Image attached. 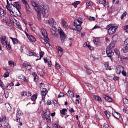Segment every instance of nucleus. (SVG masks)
Here are the masks:
<instances>
[{"mask_svg":"<svg viewBox=\"0 0 128 128\" xmlns=\"http://www.w3.org/2000/svg\"><path fill=\"white\" fill-rule=\"evenodd\" d=\"M66 112H68V110L66 108H63L62 110H60V114L64 116L66 114Z\"/></svg>","mask_w":128,"mask_h":128,"instance_id":"39","label":"nucleus"},{"mask_svg":"<svg viewBox=\"0 0 128 128\" xmlns=\"http://www.w3.org/2000/svg\"><path fill=\"white\" fill-rule=\"evenodd\" d=\"M26 36L29 40L32 42H36V38H34L32 35H30V34H26Z\"/></svg>","mask_w":128,"mask_h":128,"instance_id":"10","label":"nucleus"},{"mask_svg":"<svg viewBox=\"0 0 128 128\" xmlns=\"http://www.w3.org/2000/svg\"><path fill=\"white\" fill-rule=\"evenodd\" d=\"M17 116H22V112L20 111L19 108L17 110L16 112Z\"/></svg>","mask_w":128,"mask_h":128,"instance_id":"46","label":"nucleus"},{"mask_svg":"<svg viewBox=\"0 0 128 128\" xmlns=\"http://www.w3.org/2000/svg\"><path fill=\"white\" fill-rule=\"evenodd\" d=\"M16 28L20 30H22V26H20V23H16Z\"/></svg>","mask_w":128,"mask_h":128,"instance_id":"56","label":"nucleus"},{"mask_svg":"<svg viewBox=\"0 0 128 128\" xmlns=\"http://www.w3.org/2000/svg\"><path fill=\"white\" fill-rule=\"evenodd\" d=\"M28 56H36V54L34 52H32L30 51H28Z\"/></svg>","mask_w":128,"mask_h":128,"instance_id":"29","label":"nucleus"},{"mask_svg":"<svg viewBox=\"0 0 128 128\" xmlns=\"http://www.w3.org/2000/svg\"><path fill=\"white\" fill-rule=\"evenodd\" d=\"M38 12V20H40L41 16H42V14H40V12Z\"/></svg>","mask_w":128,"mask_h":128,"instance_id":"52","label":"nucleus"},{"mask_svg":"<svg viewBox=\"0 0 128 128\" xmlns=\"http://www.w3.org/2000/svg\"><path fill=\"white\" fill-rule=\"evenodd\" d=\"M6 16V12L4 10L0 7V16Z\"/></svg>","mask_w":128,"mask_h":128,"instance_id":"26","label":"nucleus"},{"mask_svg":"<svg viewBox=\"0 0 128 128\" xmlns=\"http://www.w3.org/2000/svg\"><path fill=\"white\" fill-rule=\"evenodd\" d=\"M10 124H8V122H4V128H10Z\"/></svg>","mask_w":128,"mask_h":128,"instance_id":"38","label":"nucleus"},{"mask_svg":"<svg viewBox=\"0 0 128 128\" xmlns=\"http://www.w3.org/2000/svg\"><path fill=\"white\" fill-rule=\"evenodd\" d=\"M6 36H2L0 38V40L2 46L6 44V42H6Z\"/></svg>","mask_w":128,"mask_h":128,"instance_id":"12","label":"nucleus"},{"mask_svg":"<svg viewBox=\"0 0 128 128\" xmlns=\"http://www.w3.org/2000/svg\"><path fill=\"white\" fill-rule=\"evenodd\" d=\"M48 24L50 26H54L56 24V21L54 18H50L48 20Z\"/></svg>","mask_w":128,"mask_h":128,"instance_id":"15","label":"nucleus"},{"mask_svg":"<svg viewBox=\"0 0 128 128\" xmlns=\"http://www.w3.org/2000/svg\"><path fill=\"white\" fill-rule=\"evenodd\" d=\"M40 10L43 15L44 18H46L48 16V10L46 8V6L43 4L40 5Z\"/></svg>","mask_w":128,"mask_h":128,"instance_id":"2","label":"nucleus"},{"mask_svg":"<svg viewBox=\"0 0 128 128\" xmlns=\"http://www.w3.org/2000/svg\"><path fill=\"white\" fill-rule=\"evenodd\" d=\"M12 86H14V83L12 82H10V84H9L7 86H6V90H12Z\"/></svg>","mask_w":128,"mask_h":128,"instance_id":"31","label":"nucleus"},{"mask_svg":"<svg viewBox=\"0 0 128 128\" xmlns=\"http://www.w3.org/2000/svg\"><path fill=\"white\" fill-rule=\"evenodd\" d=\"M8 64L10 66L14 67V62L12 60H10L8 62Z\"/></svg>","mask_w":128,"mask_h":128,"instance_id":"44","label":"nucleus"},{"mask_svg":"<svg viewBox=\"0 0 128 128\" xmlns=\"http://www.w3.org/2000/svg\"><path fill=\"white\" fill-rule=\"evenodd\" d=\"M124 44H125V46L128 48V38L125 40Z\"/></svg>","mask_w":128,"mask_h":128,"instance_id":"58","label":"nucleus"},{"mask_svg":"<svg viewBox=\"0 0 128 128\" xmlns=\"http://www.w3.org/2000/svg\"><path fill=\"white\" fill-rule=\"evenodd\" d=\"M106 54L108 58H112L114 56V52H112L110 50H108V48H106Z\"/></svg>","mask_w":128,"mask_h":128,"instance_id":"14","label":"nucleus"},{"mask_svg":"<svg viewBox=\"0 0 128 128\" xmlns=\"http://www.w3.org/2000/svg\"><path fill=\"white\" fill-rule=\"evenodd\" d=\"M55 67L56 68H57V70H60V68H61V66H60V64L56 62Z\"/></svg>","mask_w":128,"mask_h":128,"instance_id":"50","label":"nucleus"},{"mask_svg":"<svg viewBox=\"0 0 128 128\" xmlns=\"http://www.w3.org/2000/svg\"><path fill=\"white\" fill-rule=\"evenodd\" d=\"M98 2L101 4H104V6L108 7V4H106V0H98Z\"/></svg>","mask_w":128,"mask_h":128,"instance_id":"24","label":"nucleus"},{"mask_svg":"<svg viewBox=\"0 0 128 128\" xmlns=\"http://www.w3.org/2000/svg\"><path fill=\"white\" fill-rule=\"evenodd\" d=\"M44 52H40V58H36V60H40V58H42V56H44Z\"/></svg>","mask_w":128,"mask_h":128,"instance_id":"37","label":"nucleus"},{"mask_svg":"<svg viewBox=\"0 0 128 128\" xmlns=\"http://www.w3.org/2000/svg\"><path fill=\"white\" fill-rule=\"evenodd\" d=\"M106 30H107L110 36H112V34L116 32V27L112 24H110L107 26Z\"/></svg>","mask_w":128,"mask_h":128,"instance_id":"1","label":"nucleus"},{"mask_svg":"<svg viewBox=\"0 0 128 128\" xmlns=\"http://www.w3.org/2000/svg\"><path fill=\"white\" fill-rule=\"evenodd\" d=\"M112 115L115 118H116V120H120V114L118 112H112Z\"/></svg>","mask_w":128,"mask_h":128,"instance_id":"13","label":"nucleus"},{"mask_svg":"<svg viewBox=\"0 0 128 128\" xmlns=\"http://www.w3.org/2000/svg\"><path fill=\"white\" fill-rule=\"evenodd\" d=\"M32 76H33L34 77V82H38V76L36 73L35 72H32Z\"/></svg>","mask_w":128,"mask_h":128,"instance_id":"23","label":"nucleus"},{"mask_svg":"<svg viewBox=\"0 0 128 128\" xmlns=\"http://www.w3.org/2000/svg\"><path fill=\"white\" fill-rule=\"evenodd\" d=\"M104 98L106 100H107L109 102H112V98L108 96H104Z\"/></svg>","mask_w":128,"mask_h":128,"instance_id":"28","label":"nucleus"},{"mask_svg":"<svg viewBox=\"0 0 128 128\" xmlns=\"http://www.w3.org/2000/svg\"><path fill=\"white\" fill-rule=\"evenodd\" d=\"M58 123L56 122H55L53 124H52V128H58Z\"/></svg>","mask_w":128,"mask_h":128,"instance_id":"41","label":"nucleus"},{"mask_svg":"<svg viewBox=\"0 0 128 128\" xmlns=\"http://www.w3.org/2000/svg\"><path fill=\"white\" fill-rule=\"evenodd\" d=\"M124 70V68L121 66H118L116 68V74H122V70Z\"/></svg>","mask_w":128,"mask_h":128,"instance_id":"7","label":"nucleus"},{"mask_svg":"<svg viewBox=\"0 0 128 128\" xmlns=\"http://www.w3.org/2000/svg\"><path fill=\"white\" fill-rule=\"evenodd\" d=\"M76 26V29L73 28L72 29L73 30H76L77 32H80L82 30V26L81 25H76L74 26Z\"/></svg>","mask_w":128,"mask_h":128,"instance_id":"22","label":"nucleus"},{"mask_svg":"<svg viewBox=\"0 0 128 128\" xmlns=\"http://www.w3.org/2000/svg\"><path fill=\"white\" fill-rule=\"evenodd\" d=\"M66 95L68 96H70V98H74V94L70 90H68L66 93Z\"/></svg>","mask_w":128,"mask_h":128,"instance_id":"19","label":"nucleus"},{"mask_svg":"<svg viewBox=\"0 0 128 128\" xmlns=\"http://www.w3.org/2000/svg\"><path fill=\"white\" fill-rule=\"evenodd\" d=\"M59 34L60 36V40H61L62 44H64V40L66 39V37L68 36L64 33L62 30H60L59 32Z\"/></svg>","mask_w":128,"mask_h":128,"instance_id":"3","label":"nucleus"},{"mask_svg":"<svg viewBox=\"0 0 128 128\" xmlns=\"http://www.w3.org/2000/svg\"><path fill=\"white\" fill-rule=\"evenodd\" d=\"M75 20V24H78V22L79 23V24H82V18L80 17L78 18L77 20Z\"/></svg>","mask_w":128,"mask_h":128,"instance_id":"25","label":"nucleus"},{"mask_svg":"<svg viewBox=\"0 0 128 128\" xmlns=\"http://www.w3.org/2000/svg\"><path fill=\"white\" fill-rule=\"evenodd\" d=\"M126 14H128V13L126 12H124L123 14H122L120 16V18L122 20H124V16H126Z\"/></svg>","mask_w":128,"mask_h":128,"instance_id":"47","label":"nucleus"},{"mask_svg":"<svg viewBox=\"0 0 128 128\" xmlns=\"http://www.w3.org/2000/svg\"><path fill=\"white\" fill-rule=\"evenodd\" d=\"M118 38V34H114L112 37V40L113 42H116V40Z\"/></svg>","mask_w":128,"mask_h":128,"instance_id":"33","label":"nucleus"},{"mask_svg":"<svg viewBox=\"0 0 128 128\" xmlns=\"http://www.w3.org/2000/svg\"><path fill=\"white\" fill-rule=\"evenodd\" d=\"M94 98L96 100H98V102H102V98H100V96H94Z\"/></svg>","mask_w":128,"mask_h":128,"instance_id":"36","label":"nucleus"},{"mask_svg":"<svg viewBox=\"0 0 128 128\" xmlns=\"http://www.w3.org/2000/svg\"><path fill=\"white\" fill-rule=\"evenodd\" d=\"M18 78L20 80H24V82H28V80H26V76L24 75H21L18 76Z\"/></svg>","mask_w":128,"mask_h":128,"instance_id":"34","label":"nucleus"},{"mask_svg":"<svg viewBox=\"0 0 128 128\" xmlns=\"http://www.w3.org/2000/svg\"><path fill=\"white\" fill-rule=\"evenodd\" d=\"M6 8L10 12L11 14H16V12L14 11V9H12V8H10V5H6Z\"/></svg>","mask_w":128,"mask_h":128,"instance_id":"17","label":"nucleus"},{"mask_svg":"<svg viewBox=\"0 0 128 128\" xmlns=\"http://www.w3.org/2000/svg\"><path fill=\"white\" fill-rule=\"evenodd\" d=\"M56 48L58 50V52L60 56H62V54H64V51H63L62 48L60 46H57L56 47Z\"/></svg>","mask_w":128,"mask_h":128,"instance_id":"11","label":"nucleus"},{"mask_svg":"<svg viewBox=\"0 0 128 128\" xmlns=\"http://www.w3.org/2000/svg\"><path fill=\"white\" fill-rule=\"evenodd\" d=\"M57 32L58 29L55 26H52L50 29V32L52 36H56L58 35V34H56Z\"/></svg>","mask_w":128,"mask_h":128,"instance_id":"9","label":"nucleus"},{"mask_svg":"<svg viewBox=\"0 0 128 128\" xmlns=\"http://www.w3.org/2000/svg\"><path fill=\"white\" fill-rule=\"evenodd\" d=\"M104 114H105L106 118L108 119H110V112H109V111L108 110H105L104 112Z\"/></svg>","mask_w":128,"mask_h":128,"instance_id":"32","label":"nucleus"},{"mask_svg":"<svg viewBox=\"0 0 128 128\" xmlns=\"http://www.w3.org/2000/svg\"><path fill=\"white\" fill-rule=\"evenodd\" d=\"M40 6H39L38 7V5L36 6H34V10H35L37 12H40Z\"/></svg>","mask_w":128,"mask_h":128,"instance_id":"51","label":"nucleus"},{"mask_svg":"<svg viewBox=\"0 0 128 128\" xmlns=\"http://www.w3.org/2000/svg\"><path fill=\"white\" fill-rule=\"evenodd\" d=\"M22 66L26 68L27 70H32V66L26 63H24Z\"/></svg>","mask_w":128,"mask_h":128,"instance_id":"20","label":"nucleus"},{"mask_svg":"<svg viewBox=\"0 0 128 128\" xmlns=\"http://www.w3.org/2000/svg\"><path fill=\"white\" fill-rule=\"evenodd\" d=\"M31 4H32V6H34H34H38V4H36V2L34 1V0L31 1Z\"/></svg>","mask_w":128,"mask_h":128,"instance_id":"55","label":"nucleus"},{"mask_svg":"<svg viewBox=\"0 0 128 128\" xmlns=\"http://www.w3.org/2000/svg\"><path fill=\"white\" fill-rule=\"evenodd\" d=\"M13 6L14 8H16V10H18V12H20V9L22 8V6L20 5V2H14Z\"/></svg>","mask_w":128,"mask_h":128,"instance_id":"8","label":"nucleus"},{"mask_svg":"<svg viewBox=\"0 0 128 128\" xmlns=\"http://www.w3.org/2000/svg\"><path fill=\"white\" fill-rule=\"evenodd\" d=\"M86 72H87L88 74H91L92 73V71L90 69H87Z\"/></svg>","mask_w":128,"mask_h":128,"instance_id":"63","label":"nucleus"},{"mask_svg":"<svg viewBox=\"0 0 128 128\" xmlns=\"http://www.w3.org/2000/svg\"><path fill=\"white\" fill-rule=\"evenodd\" d=\"M123 102L125 104H128V98H123Z\"/></svg>","mask_w":128,"mask_h":128,"instance_id":"64","label":"nucleus"},{"mask_svg":"<svg viewBox=\"0 0 128 128\" xmlns=\"http://www.w3.org/2000/svg\"><path fill=\"white\" fill-rule=\"evenodd\" d=\"M5 108L7 110V112H10L12 110V107L10 106V104L6 103L5 104Z\"/></svg>","mask_w":128,"mask_h":128,"instance_id":"21","label":"nucleus"},{"mask_svg":"<svg viewBox=\"0 0 128 128\" xmlns=\"http://www.w3.org/2000/svg\"><path fill=\"white\" fill-rule=\"evenodd\" d=\"M45 120H46V122L48 123V124H52V120L50 119V116H49L47 117V118H45Z\"/></svg>","mask_w":128,"mask_h":128,"instance_id":"45","label":"nucleus"},{"mask_svg":"<svg viewBox=\"0 0 128 128\" xmlns=\"http://www.w3.org/2000/svg\"><path fill=\"white\" fill-rule=\"evenodd\" d=\"M93 42L95 46H98V44H100V38H96L93 40Z\"/></svg>","mask_w":128,"mask_h":128,"instance_id":"18","label":"nucleus"},{"mask_svg":"<svg viewBox=\"0 0 128 128\" xmlns=\"http://www.w3.org/2000/svg\"><path fill=\"white\" fill-rule=\"evenodd\" d=\"M40 88H44V84L43 82H41L40 84Z\"/></svg>","mask_w":128,"mask_h":128,"instance_id":"62","label":"nucleus"},{"mask_svg":"<svg viewBox=\"0 0 128 128\" xmlns=\"http://www.w3.org/2000/svg\"><path fill=\"white\" fill-rule=\"evenodd\" d=\"M61 24H62L63 28H68V22H66L64 21V20H62L61 21Z\"/></svg>","mask_w":128,"mask_h":128,"instance_id":"27","label":"nucleus"},{"mask_svg":"<svg viewBox=\"0 0 128 128\" xmlns=\"http://www.w3.org/2000/svg\"><path fill=\"white\" fill-rule=\"evenodd\" d=\"M114 52L118 56H120V51H118V49H114Z\"/></svg>","mask_w":128,"mask_h":128,"instance_id":"54","label":"nucleus"},{"mask_svg":"<svg viewBox=\"0 0 128 128\" xmlns=\"http://www.w3.org/2000/svg\"><path fill=\"white\" fill-rule=\"evenodd\" d=\"M80 4V1H76L72 4L74 6V8H76V6H78V4Z\"/></svg>","mask_w":128,"mask_h":128,"instance_id":"42","label":"nucleus"},{"mask_svg":"<svg viewBox=\"0 0 128 128\" xmlns=\"http://www.w3.org/2000/svg\"><path fill=\"white\" fill-rule=\"evenodd\" d=\"M40 32L44 40H46V42H48L50 40V38H48V32H46V30L44 28H42L40 30Z\"/></svg>","mask_w":128,"mask_h":128,"instance_id":"4","label":"nucleus"},{"mask_svg":"<svg viewBox=\"0 0 128 128\" xmlns=\"http://www.w3.org/2000/svg\"><path fill=\"white\" fill-rule=\"evenodd\" d=\"M36 95H33L31 96V100L33 102H34L36 100Z\"/></svg>","mask_w":128,"mask_h":128,"instance_id":"53","label":"nucleus"},{"mask_svg":"<svg viewBox=\"0 0 128 128\" xmlns=\"http://www.w3.org/2000/svg\"><path fill=\"white\" fill-rule=\"evenodd\" d=\"M3 46H6L8 50H10V44L9 42H6V44Z\"/></svg>","mask_w":128,"mask_h":128,"instance_id":"43","label":"nucleus"},{"mask_svg":"<svg viewBox=\"0 0 128 128\" xmlns=\"http://www.w3.org/2000/svg\"><path fill=\"white\" fill-rule=\"evenodd\" d=\"M86 6H92V2H86Z\"/></svg>","mask_w":128,"mask_h":128,"instance_id":"60","label":"nucleus"},{"mask_svg":"<svg viewBox=\"0 0 128 128\" xmlns=\"http://www.w3.org/2000/svg\"><path fill=\"white\" fill-rule=\"evenodd\" d=\"M48 90L46 88H44L41 92L42 94V100L44 102V98H46V96L48 94Z\"/></svg>","mask_w":128,"mask_h":128,"instance_id":"6","label":"nucleus"},{"mask_svg":"<svg viewBox=\"0 0 128 128\" xmlns=\"http://www.w3.org/2000/svg\"><path fill=\"white\" fill-rule=\"evenodd\" d=\"M88 19L89 20H90V22H92L93 20H96V18H94V17L89 16L88 17Z\"/></svg>","mask_w":128,"mask_h":128,"instance_id":"57","label":"nucleus"},{"mask_svg":"<svg viewBox=\"0 0 128 128\" xmlns=\"http://www.w3.org/2000/svg\"><path fill=\"white\" fill-rule=\"evenodd\" d=\"M21 0L23 2L24 4L28 14H32V10H30V6L28 5V0Z\"/></svg>","mask_w":128,"mask_h":128,"instance_id":"5","label":"nucleus"},{"mask_svg":"<svg viewBox=\"0 0 128 128\" xmlns=\"http://www.w3.org/2000/svg\"><path fill=\"white\" fill-rule=\"evenodd\" d=\"M30 26L31 30H32V32H36V28L34 26H32V24H30Z\"/></svg>","mask_w":128,"mask_h":128,"instance_id":"49","label":"nucleus"},{"mask_svg":"<svg viewBox=\"0 0 128 128\" xmlns=\"http://www.w3.org/2000/svg\"><path fill=\"white\" fill-rule=\"evenodd\" d=\"M49 116H50V112L48 110L42 114V116L44 120H46Z\"/></svg>","mask_w":128,"mask_h":128,"instance_id":"16","label":"nucleus"},{"mask_svg":"<svg viewBox=\"0 0 128 128\" xmlns=\"http://www.w3.org/2000/svg\"><path fill=\"white\" fill-rule=\"evenodd\" d=\"M10 38L12 40L13 44H16L18 42V39L16 38H14L12 37H10Z\"/></svg>","mask_w":128,"mask_h":128,"instance_id":"30","label":"nucleus"},{"mask_svg":"<svg viewBox=\"0 0 128 128\" xmlns=\"http://www.w3.org/2000/svg\"><path fill=\"white\" fill-rule=\"evenodd\" d=\"M84 46H87L90 50H94V47L90 46V44H88V43L86 42L84 44Z\"/></svg>","mask_w":128,"mask_h":128,"instance_id":"35","label":"nucleus"},{"mask_svg":"<svg viewBox=\"0 0 128 128\" xmlns=\"http://www.w3.org/2000/svg\"><path fill=\"white\" fill-rule=\"evenodd\" d=\"M122 76H126V72L124 70H122V71L121 72Z\"/></svg>","mask_w":128,"mask_h":128,"instance_id":"61","label":"nucleus"},{"mask_svg":"<svg viewBox=\"0 0 128 128\" xmlns=\"http://www.w3.org/2000/svg\"><path fill=\"white\" fill-rule=\"evenodd\" d=\"M114 46H116V44H115L114 42H112L110 44V48H114Z\"/></svg>","mask_w":128,"mask_h":128,"instance_id":"59","label":"nucleus"},{"mask_svg":"<svg viewBox=\"0 0 128 128\" xmlns=\"http://www.w3.org/2000/svg\"><path fill=\"white\" fill-rule=\"evenodd\" d=\"M16 122H18L19 124V126H22V122H20V118H18V116H16Z\"/></svg>","mask_w":128,"mask_h":128,"instance_id":"48","label":"nucleus"},{"mask_svg":"<svg viewBox=\"0 0 128 128\" xmlns=\"http://www.w3.org/2000/svg\"><path fill=\"white\" fill-rule=\"evenodd\" d=\"M122 51L123 52L124 54H126V52H128V48H127L126 46H124V47L122 49Z\"/></svg>","mask_w":128,"mask_h":128,"instance_id":"40","label":"nucleus"}]
</instances>
